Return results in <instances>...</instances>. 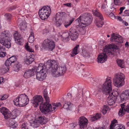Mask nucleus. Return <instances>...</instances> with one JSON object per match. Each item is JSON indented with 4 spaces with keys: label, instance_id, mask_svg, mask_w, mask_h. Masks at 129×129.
I'll use <instances>...</instances> for the list:
<instances>
[{
    "label": "nucleus",
    "instance_id": "nucleus-31",
    "mask_svg": "<svg viewBox=\"0 0 129 129\" xmlns=\"http://www.w3.org/2000/svg\"><path fill=\"white\" fill-rule=\"evenodd\" d=\"M117 63L118 65L121 68H124V62L122 60H117Z\"/></svg>",
    "mask_w": 129,
    "mask_h": 129
},
{
    "label": "nucleus",
    "instance_id": "nucleus-41",
    "mask_svg": "<svg viewBox=\"0 0 129 129\" xmlns=\"http://www.w3.org/2000/svg\"><path fill=\"white\" fill-rule=\"evenodd\" d=\"M16 57L14 56H11L9 58L10 61L12 63V64H13L16 61Z\"/></svg>",
    "mask_w": 129,
    "mask_h": 129
},
{
    "label": "nucleus",
    "instance_id": "nucleus-43",
    "mask_svg": "<svg viewBox=\"0 0 129 129\" xmlns=\"http://www.w3.org/2000/svg\"><path fill=\"white\" fill-rule=\"evenodd\" d=\"M16 41H17L16 42L17 43V44H21V43H22L23 42V38H22L21 36L18 39V40H17Z\"/></svg>",
    "mask_w": 129,
    "mask_h": 129
},
{
    "label": "nucleus",
    "instance_id": "nucleus-45",
    "mask_svg": "<svg viewBox=\"0 0 129 129\" xmlns=\"http://www.w3.org/2000/svg\"><path fill=\"white\" fill-rule=\"evenodd\" d=\"M39 122L38 121H35L31 124V125L34 127H38L39 125Z\"/></svg>",
    "mask_w": 129,
    "mask_h": 129
},
{
    "label": "nucleus",
    "instance_id": "nucleus-12",
    "mask_svg": "<svg viewBox=\"0 0 129 129\" xmlns=\"http://www.w3.org/2000/svg\"><path fill=\"white\" fill-rule=\"evenodd\" d=\"M119 94L117 92L115 91L114 92H111V94L108 95L109 96L108 97V103L109 105L111 106L114 105Z\"/></svg>",
    "mask_w": 129,
    "mask_h": 129
},
{
    "label": "nucleus",
    "instance_id": "nucleus-32",
    "mask_svg": "<svg viewBox=\"0 0 129 129\" xmlns=\"http://www.w3.org/2000/svg\"><path fill=\"white\" fill-rule=\"evenodd\" d=\"M74 20L75 18H73L70 20L69 22L68 21H65L63 23L64 26L66 27L67 28L72 23Z\"/></svg>",
    "mask_w": 129,
    "mask_h": 129
},
{
    "label": "nucleus",
    "instance_id": "nucleus-63",
    "mask_svg": "<svg viewBox=\"0 0 129 129\" xmlns=\"http://www.w3.org/2000/svg\"><path fill=\"white\" fill-rule=\"evenodd\" d=\"M94 129H105V128L102 127H100L98 128H95Z\"/></svg>",
    "mask_w": 129,
    "mask_h": 129
},
{
    "label": "nucleus",
    "instance_id": "nucleus-30",
    "mask_svg": "<svg viewBox=\"0 0 129 129\" xmlns=\"http://www.w3.org/2000/svg\"><path fill=\"white\" fill-rule=\"evenodd\" d=\"M92 12L94 15L99 17L100 19H103V17L102 14L97 10H94Z\"/></svg>",
    "mask_w": 129,
    "mask_h": 129
},
{
    "label": "nucleus",
    "instance_id": "nucleus-19",
    "mask_svg": "<svg viewBox=\"0 0 129 129\" xmlns=\"http://www.w3.org/2000/svg\"><path fill=\"white\" fill-rule=\"evenodd\" d=\"M0 112L3 115L5 119H8L10 117L11 113L8 109L5 107L0 108Z\"/></svg>",
    "mask_w": 129,
    "mask_h": 129
},
{
    "label": "nucleus",
    "instance_id": "nucleus-9",
    "mask_svg": "<svg viewBox=\"0 0 129 129\" xmlns=\"http://www.w3.org/2000/svg\"><path fill=\"white\" fill-rule=\"evenodd\" d=\"M29 101L27 96L23 94L19 95L18 97L14 99L13 102L15 105L22 107L27 104Z\"/></svg>",
    "mask_w": 129,
    "mask_h": 129
},
{
    "label": "nucleus",
    "instance_id": "nucleus-53",
    "mask_svg": "<svg viewBox=\"0 0 129 129\" xmlns=\"http://www.w3.org/2000/svg\"><path fill=\"white\" fill-rule=\"evenodd\" d=\"M114 3L115 5H119L120 4V1L119 0H114Z\"/></svg>",
    "mask_w": 129,
    "mask_h": 129
},
{
    "label": "nucleus",
    "instance_id": "nucleus-2",
    "mask_svg": "<svg viewBox=\"0 0 129 129\" xmlns=\"http://www.w3.org/2000/svg\"><path fill=\"white\" fill-rule=\"evenodd\" d=\"M44 98L46 100L45 103L41 104L40 106V108L41 112L44 114H47L50 113L51 112L53 113L55 111V109L61 106L60 103H54L53 104L52 106L51 104L49 103V97L48 96V92L47 89L44 90L43 93Z\"/></svg>",
    "mask_w": 129,
    "mask_h": 129
},
{
    "label": "nucleus",
    "instance_id": "nucleus-48",
    "mask_svg": "<svg viewBox=\"0 0 129 129\" xmlns=\"http://www.w3.org/2000/svg\"><path fill=\"white\" fill-rule=\"evenodd\" d=\"M5 64L7 67H8V66H11L12 64V63L10 61L9 59H8L7 60L5 63Z\"/></svg>",
    "mask_w": 129,
    "mask_h": 129
},
{
    "label": "nucleus",
    "instance_id": "nucleus-6",
    "mask_svg": "<svg viewBox=\"0 0 129 129\" xmlns=\"http://www.w3.org/2000/svg\"><path fill=\"white\" fill-rule=\"evenodd\" d=\"M111 81L110 78L106 79L105 83L102 85H99L98 90L100 92H102L103 93L107 95L111 94L112 91L111 86Z\"/></svg>",
    "mask_w": 129,
    "mask_h": 129
},
{
    "label": "nucleus",
    "instance_id": "nucleus-64",
    "mask_svg": "<svg viewBox=\"0 0 129 129\" xmlns=\"http://www.w3.org/2000/svg\"><path fill=\"white\" fill-rule=\"evenodd\" d=\"M72 94L70 93H68L67 94V96L69 97V98H71L72 97Z\"/></svg>",
    "mask_w": 129,
    "mask_h": 129
},
{
    "label": "nucleus",
    "instance_id": "nucleus-24",
    "mask_svg": "<svg viewBox=\"0 0 129 129\" xmlns=\"http://www.w3.org/2000/svg\"><path fill=\"white\" fill-rule=\"evenodd\" d=\"M34 55H30V56H26L25 63L28 65L31 63L34 60Z\"/></svg>",
    "mask_w": 129,
    "mask_h": 129
},
{
    "label": "nucleus",
    "instance_id": "nucleus-1",
    "mask_svg": "<svg viewBox=\"0 0 129 129\" xmlns=\"http://www.w3.org/2000/svg\"><path fill=\"white\" fill-rule=\"evenodd\" d=\"M45 66L51 71L52 74L54 77H57L63 75L66 72L67 69L64 65L58 67L55 60H50L45 63Z\"/></svg>",
    "mask_w": 129,
    "mask_h": 129
},
{
    "label": "nucleus",
    "instance_id": "nucleus-39",
    "mask_svg": "<svg viewBox=\"0 0 129 129\" xmlns=\"http://www.w3.org/2000/svg\"><path fill=\"white\" fill-rule=\"evenodd\" d=\"M66 13L64 12H58L56 14V17H57L59 16L61 18L63 17H66Z\"/></svg>",
    "mask_w": 129,
    "mask_h": 129
},
{
    "label": "nucleus",
    "instance_id": "nucleus-16",
    "mask_svg": "<svg viewBox=\"0 0 129 129\" xmlns=\"http://www.w3.org/2000/svg\"><path fill=\"white\" fill-rule=\"evenodd\" d=\"M88 120L84 116H82L79 119V124L81 128L86 127L88 124Z\"/></svg>",
    "mask_w": 129,
    "mask_h": 129
},
{
    "label": "nucleus",
    "instance_id": "nucleus-47",
    "mask_svg": "<svg viewBox=\"0 0 129 129\" xmlns=\"http://www.w3.org/2000/svg\"><path fill=\"white\" fill-rule=\"evenodd\" d=\"M8 97V96L6 94L3 95H0V100H5L7 99Z\"/></svg>",
    "mask_w": 129,
    "mask_h": 129
},
{
    "label": "nucleus",
    "instance_id": "nucleus-29",
    "mask_svg": "<svg viewBox=\"0 0 129 129\" xmlns=\"http://www.w3.org/2000/svg\"><path fill=\"white\" fill-rule=\"evenodd\" d=\"M101 116L100 114L97 113L95 116L90 117V120L92 122L93 121L98 119L101 117Z\"/></svg>",
    "mask_w": 129,
    "mask_h": 129
},
{
    "label": "nucleus",
    "instance_id": "nucleus-22",
    "mask_svg": "<svg viewBox=\"0 0 129 129\" xmlns=\"http://www.w3.org/2000/svg\"><path fill=\"white\" fill-rule=\"evenodd\" d=\"M121 100L122 101H125L129 99V90H125L120 95Z\"/></svg>",
    "mask_w": 129,
    "mask_h": 129
},
{
    "label": "nucleus",
    "instance_id": "nucleus-13",
    "mask_svg": "<svg viewBox=\"0 0 129 129\" xmlns=\"http://www.w3.org/2000/svg\"><path fill=\"white\" fill-rule=\"evenodd\" d=\"M43 45L45 47L48 48L50 51L53 50L55 47L54 42L50 39H45L43 42Z\"/></svg>",
    "mask_w": 129,
    "mask_h": 129
},
{
    "label": "nucleus",
    "instance_id": "nucleus-17",
    "mask_svg": "<svg viewBox=\"0 0 129 129\" xmlns=\"http://www.w3.org/2000/svg\"><path fill=\"white\" fill-rule=\"evenodd\" d=\"M117 122V120H113L110 125V129H125L124 125L116 124Z\"/></svg>",
    "mask_w": 129,
    "mask_h": 129
},
{
    "label": "nucleus",
    "instance_id": "nucleus-57",
    "mask_svg": "<svg viewBox=\"0 0 129 129\" xmlns=\"http://www.w3.org/2000/svg\"><path fill=\"white\" fill-rule=\"evenodd\" d=\"M110 17H111V18H115V16L112 13H111L109 15Z\"/></svg>",
    "mask_w": 129,
    "mask_h": 129
},
{
    "label": "nucleus",
    "instance_id": "nucleus-37",
    "mask_svg": "<svg viewBox=\"0 0 129 129\" xmlns=\"http://www.w3.org/2000/svg\"><path fill=\"white\" fill-rule=\"evenodd\" d=\"M70 36V33L68 32H65L61 35V36L66 40H68L69 39Z\"/></svg>",
    "mask_w": 129,
    "mask_h": 129
},
{
    "label": "nucleus",
    "instance_id": "nucleus-15",
    "mask_svg": "<svg viewBox=\"0 0 129 129\" xmlns=\"http://www.w3.org/2000/svg\"><path fill=\"white\" fill-rule=\"evenodd\" d=\"M126 105V103L120 104L121 108L118 112V115L119 116H122L125 114L126 112H129V104Z\"/></svg>",
    "mask_w": 129,
    "mask_h": 129
},
{
    "label": "nucleus",
    "instance_id": "nucleus-21",
    "mask_svg": "<svg viewBox=\"0 0 129 129\" xmlns=\"http://www.w3.org/2000/svg\"><path fill=\"white\" fill-rule=\"evenodd\" d=\"M18 22L19 23V28L21 30L24 31L26 29L27 23L24 20L19 18L17 20Z\"/></svg>",
    "mask_w": 129,
    "mask_h": 129
},
{
    "label": "nucleus",
    "instance_id": "nucleus-28",
    "mask_svg": "<svg viewBox=\"0 0 129 129\" xmlns=\"http://www.w3.org/2000/svg\"><path fill=\"white\" fill-rule=\"evenodd\" d=\"M79 45H77L73 49L72 52V53L71 54L72 57L74 56L75 55L77 54L78 52V49L79 47Z\"/></svg>",
    "mask_w": 129,
    "mask_h": 129
},
{
    "label": "nucleus",
    "instance_id": "nucleus-60",
    "mask_svg": "<svg viewBox=\"0 0 129 129\" xmlns=\"http://www.w3.org/2000/svg\"><path fill=\"white\" fill-rule=\"evenodd\" d=\"M122 22L125 26H127L128 25V23L127 22L123 20V21H122Z\"/></svg>",
    "mask_w": 129,
    "mask_h": 129
},
{
    "label": "nucleus",
    "instance_id": "nucleus-26",
    "mask_svg": "<svg viewBox=\"0 0 129 129\" xmlns=\"http://www.w3.org/2000/svg\"><path fill=\"white\" fill-rule=\"evenodd\" d=\"M99 19L100 20L98 19H96L95 21L96 26L98 27H102L104 24L103 18V19Z\"/></svg>",
    "mask_w": 129,
    "mask_h": 129
},
{
    "label": "nucleus",
    "instance_id": "nucleus-5",
    "mask_svg": "<svg viewBox=\"0 0 129 129\" xmlns=\"http://www.w3.org/2000/svg\"><path fill=\"white\" fill-rule=\"evenodd\" d=\"M45 63L44 64L40 63L37 68L35 72L37 79L40 81H43L45 79L46 76V73L48 70L46 66H45Z\"/></svg>",
    "mask_w": 129,
    "mask_h": 129
},
{
    "label": "nucleus",
    "instance_id": "nucleus-7",
    "mask_svg": "<svg viewBox=\"0 0 129 129\" xmlns=\"http://www.w3.org/2000/svg\"><path fill=\"white\" fill-rule=\"evenodd\" d=\"M11 36L8 31L2 32L0 36V43L7 48H10L11 45L10 38Z\"/></svg>",
    "mask_w": 129,
    "mask_h": 129
},
{
    "label": "nucleus",
    "instance_id": "nucleus-49",
    "mask_svg": "<svg viewBox=\"0 0 129 129\" xmlns=\"http://www.w3.org/2000/svg\"><path fill=\"white\" fill-rule=\"evenodd\" d=\"M102 8L103 9L105 12H106L108 10V7L107 6V4H103L102 6Z\"/></svg>",
    "mask_w": 129,
    "mask_h": 129
},
{
    "label": "nucleus",
    "instance_id": "nucleus-35",
    "mask_svg": "<svg viewBox=\"0 0 129 129\" xmlns=\"http://www.w3.org/2000/svg\"><path fill=\"white\" fill-rule=\"evenodd\" d=\"M81 55L85 58L86 57H89L90 56L89 53L85 50H82Z\"/></svg>",
    "mask_w": 129,
    "mask_h": 129
},
{
    "label": "nucleus",
    "instance_id": "nucleus-59",
    "mask_svg": "<svg viewBox=\"0 0 129 129\" xmlns=\"http://www.w3.org/2000/svg\"><path fill=\"white\" fill-rule=\"evenodd\" d=\"M3 77H0V84H2L3 83Z\"/></svg>",
    "mask_w": 129,
    "mask_h": 129
},
{
    "label": "nucleus",
    "instance_id": "nucleus-55",
    "mask_svg": "<svg viewBox=\"0 0 129 129\" xmlns=\"http://www.w3.org/2000/svg\"><path fill=\"white\" fill-rule=\"evenodd\" d=\"M125 8V7H120V12L119 13V14H122L123 12V10H124Z\"/></svg>",
    "mask_w": 129,
    "mask_h": 129
},
{
    "label": "nucleus",
    "instance_id": "nucleus-36",
    "mask_svg": "<svg viewBox=\"0 0 129 129\" xmlns=\"http://www.w3.org/2000/svg\"><path fill=\"white\" fill-rule=\"evenodd\" d=\"M34 33L32 31L30 33V36L29 37L28 41L29 42L32 43L34 41Z\"/></svg>",
    "mask_w": 129,
    "mask_h": 129
},
{
    "label": "nucleus",
    "instance_id": "nucleus-25",
    "mask_svg": "<svg viewBox=\"0 0 129 129\" xmlns=\"http://www.w3.org/2000/svg\"><path fill=\"white\" fill-rule=\"evenodd\" d=\"M73 104L69 102L65 103L63 105V108L67 110L71 111L72 109Z\"/></svg>",
    "mask_w": 129,
    "mask_h": 129
},
{
    "label": "nucleus",
    "instance_id": "nucleus-61",
    "mask_svg": "<svg viewBox=\"0 0 129 129\" xmlns=\"http://www.w3.org/2000/svg\"><path fill=\"white\" fill-rule=\"evenodd\" d=\"M82 96H81L80 95H79V94L76 97V99L77 100H78L80 99L81 98Z\"/></svg>",
    "mask_w": 129,
    "mask_h": 129
},
{
    "label": "nucleus",
    "instance_id": "nucleus-54",
    "mask_svg": "<svg viewBox=\"0 0 129 129\" xmlns=\"http://www.w3.org/2000/svg\"><path fill=\"white\" fill-rule=\"evenodd\" d=\"M44 119L43 120V124H44L48 121L49 119L48 118L44 116Z\"/></svg>",
    "mask_w": 129,
    "mask_h": 129
},
{
    "label": "nucleus",
    "instance_id": "nucleus-56",
    "mask_svg": "<svg viewBox=\"0 0 129 129\" xmlns=\"http://www.w3.org/2000/svg\"><path fill=\"white\" fill-rule=\"evenodd\" d=\"M77 66L78 67L79 69H83L84 67V65L83 64H78Z\"/></svg>",
    "mask_w": 129,
    "mask_h": 129
},
{
    "label": "nucleus",
    "instance_id": "nucleus-58",
    "mask_svg": "<svg viewBox=\"0 0 129 129\" xmlns=\"http://www.w3.org/2000/svg\"><path fill=\"white\" fill-rule=\"evenodd\" d=\"M117 19L120 21H123V19L121 17L117 16Z\"/></svg>",
    "mask_w": 129,
    "mask_h": 129
},
{
    "label": "nucleus",
    "instance_id": "nucleus-4",
    "mask_svg": "<svg viewBox=\"0 0 129 129\" xmlns=\"http://www.w3.org/2000/svg\"><path fill=\"white\" fill-rule=\"evenodd\" d=\"M93 18L92 15L89 13H84L81 15L74 21L77 26L82 27V24L85 26L90 24L92 21Z\"/></svg>",
    "mask_w": 129,
    "mask_h": 129
},
{
    "label": "nucleus",
    "instance_id": "nucleus-14",
    "mask_svg": "<svg viewBox=\"0 0 129 129\" xmlns=\"http://www.w3.org/2000/svg\"><path fill=\"white\" fill-rule=\"evenodd\" d=\"M43 99L42 97L40 95H36L34 96L31 100V103L33 104L34 106L36 107L40 104V106L42 104Z\"/></svg>",
    "mask_w": 129,
    "mask_h": 129
},
{
    "label": "nucleus",
    "instance_id": "nucleus-8",
    "mask_svg": "<svg viewBox=\"0 0 129 129\" xmlns=\"http://www.w3.org/2000/svg\"><path fill=\"white\" fill-rule=\"evenodd\" d=\"M75 26L71 27L69 30V33L70 38L73 40H75L78 38L79 33L83 35L85 33V31L81 28V26H77L75 23Z\"/></svg>",
    "mask_w": 129,
    "mask_h": 129
},
{
    "label": "nucleus",
    "instance_id": "nucleus-42",
    "mask_svg": "<svg viewBox=\"0 0 129 129\" xmlns=\"http://www.w3.org/2000/svg\"><path fill=\"white\" fill-rule=\"evenodd\" d=\"M15 41H16L17 40H18V39L21 36L16 31L14 34L13 35Z\"/></svg>",
    "mask_w": 129,
    "mask_h": 129
},
{
    "label": "nucleus",
    "instance_id": "nucleus-3",
    "mask_svg": "<svg viewBox=\"0 0 129 129\" xmlns=\"http://www.w3.org/2000/svg\"><path fill=\"white\" fill-rule=\"evenodd\" d=\"M119 47L114 44H110L105 46L104 51L98 56L97 61L99 63H102L106 60L107 56L110 55L114 56L115 52Z\"/></svg>",
    "mask_w": 129,
    "mask_h": 129
},
{
    "label": "nucleus",
    "instance_id": "nucleus-10",
    "mask_svg": "<svg viewBox=\"0 0 129 129\" xmlns=\"http://www.w3.org/2000/svg\"><path fill=\"white\" fill-rule=\"evenodd\" d=\"M124 74L121 73L116 74L113 79L114 85L118 87L123 86L124 83Z\"/></svg>",
    "mask_w": 129,
    "mask_h": 129
},
{
    "label": "nucleus",
    "instance_id": "nucleus-44",
    "mask_svg": "<svg viewBox=\"0 0 129 129\" xmlns=\"http://www.w3.org/2000/svg\"><path fill=\"white\" fill-rule=\"evenodd\" d=\"M44 119V116H40L38 117L37 121L40 123L43 124Z\"/></svg>",
    "mask_w": 129,
    "mask_h": 129
},
{
    "label": "nucleus",
    "instance_id": "nucleus-40",
    "mask_svg": "<svg viewBox=\"0 0 129 129\" xmlns=\"http://www.w3.org/2000/svg\"><path fill=\"white\" fill-rule=\"evenodd\" d=\"M25 48L26 50L29 52H34V50L30 48L28 45V43H26V45L25 46Z\"/></svg>",
    "mask_w": 129,
    "mask_h": 129
},
{
    "label": "nucleus",
    "instance_id": "nucleus-33",
    "mask_svg": "<svg viewBox=\"0 0 129 129\" xmlns=\"http://www.w3.org/2000/svg\"><path fill=\"white\" fill-rule=\"evenodd\" d=\"M9 70V67H6L0 69V74H4L8 72Z\"/></svg>",
    "mask_w": 129,
    "mask_h": 129
},
{
    "label": "nucleus",
    "instance_id": "nucleus-50",
    "mask_svg": "<svg viewBox=\"0 0 129 129\" xmlns=\"http://www.w3.org/2000/svg\"><path fill=\"white\" fill-rule=\"evenodd\" d=\"M22 129H28L26 123H24L22 124L21 127Z\"/></svg>",
    "mask_w": 129,
    "mask_h": 129
},
{
    "label": "nucleus",
    "instance_id": "nucleus-18",
    "mask_svg": "<svg viewBox=\"0 0 129 129\" xmlns=\"http://www.w3.org/2000/svg\"><path fill=\"white\" fill-rule=\"evenodd\" d=\"M36 69V68L34 67L32 69L27 70L24 74V77L25 78H27L34 76L35 73Z\"/></svg>",
    "mask_w": 129,
    "mask_h": 129
},
{
    "label": "nucleus",
    "instance_id": "nucleus-52",
    "mask_svg": "<svg viewBox=\"0 0 129 129\" xmlns=\"http://www.w3.org/2000/svg\"><path fill=\"white\" fill-rule=\"evenodd\" d=\"M123 16H129V10H125L124 12Z\"/></svg>",
    "mask_w": 129,
    "mask_h": 129
},
{
    "label": "nucleus",
    "instance_id": "nucleus-62",
    "mask_svg": "<svg viewBox=\"0 0 129 129\" xmlns=\"http://www.w3.org/2000/svg\"><path fill=\"white\" fill-rule=\"evenodd\" d=\"M56 25L57 26H60L61 24L60 23H59L58 21H57L56 23Z\"/></svg>",
    "mask_w": 129,
    "mask_h": 129
},
{
    "label": "nucleus",
    "instance_id": "nucleus-11",
    "mask_svg": "<svg viewBox=\"0 0 129 129\" xmlns=\"http://www.w3.org/2000/svg\"><path fill=\"white\" fill-rule=\"evenodd\" d=\"M51 13L50 8L47 6H44L39 10V14L41 19L45 20L49 17Z\"/></svg>",
    "mask_w": 129,
    "mask_h": 129
},
{
    "label": "nucleus",
    "instance_id": "nucleus-27",
    "mask_svg": "<svg viewBox=\"0 0 129 129\" xmlns=\"http://www.w3.org/2000/svg\"><path fill=\"white\" fill-rule=\"evenodd\" d=\"M5 48L0 45V57H4L6 55V53L5 52Z\"/></svg>",
    "mask_w": 129,
    "mask_h": 129
},
{
    "label": "nucleus",
    "instance_id": "nucleus-20",
    "mask_svg": "<svg viewBox=\"0 0 129 129\" xmlns=\"http://www.w3.org/2000/svg\"><path fill=\"white\" fill-rule=\"evenodd\" d=\"M110 40L111 41H115L119 43H123V39L121 36L119 35H116L114 33L112 34Z\"/></svg>",
    "mask_w": 129,
    "mask_h": 129
},
{
    "label": "nucleus",
    "instance_id": "nucleus-23",
    "mask_svg": "<svg viewBox=\"0 0 129 129\" xmlns=\"http://www.w3.org/2000/svg\"><path fill=\"white\" fill-rule=\"evenodd\" d=\"M6 124L8 126L11 127H16L17 126V123L15 122V120L12 118H10L7 120Z\"/></svg>",
    "mask_w": 129,
    "mask_h": 129
},
{
    "label": "nucleus",
    "instance_id": "nucleus-38",
    "mask_svg": "<svg viewBox=\"0 0 129 129\" xmlns=\"http://www.w3.org/2000/svg\"><path fill=\"white\" fill-rule=\"evenodd\" d=\"M17 115H18L17 114L16 112L15 111H14L12 112V113H11V115H10V117L9 118L14 119L16 118Z\"/></svg>",
    "mask_w": 129,
    "mask_h": 129
},
{
    "label": "nucleus",
    "instance_id": "nucleus-34",
    "mask_svg": "<svg viewBox=\"0 0 129 129\" xmlns=\"http://www.w3.org/2000/svg\"><path fill=\"white\" fill-rule=\"evenodd\" d=\"M21 67V66L19 63L18 62H16L15 64H14V70L16 71H18Z\"/></svg>",
    "mask_w": 129,
    "mask_h": 129
},
{
    "label": "nucleus",
    "instance_id": "nucleus-51",
    "mask_svg": "<svg viewBox=\"0 0 129 129\" xmlns=\"http://www.w3.org/2000/svg\"><path fill=\"white\" fill-rule=\"evenodd\" d=\"M83 89L80 88L78 90V93L79 95H80L81 96H83Z\"/></svg>",
    "mask_w": 129,
    "mask_h": 129
},
{
    "label": "nucleus",
    "instance_id": "nucleus-46",
    "mask_svg": "<svg viewBox=\"0 0 129 129\" xmlns=\"http://www.w3.org/2000/svg\"><path fill=\"white\" fill-rule=\"evenodd\" d=\"M4 16L6 18V19L8 20H10L12 17V15L10 13H7Z\"/></svg>",
    "mask_w": 129,
    "mask_h": 129
}]
</instances>
